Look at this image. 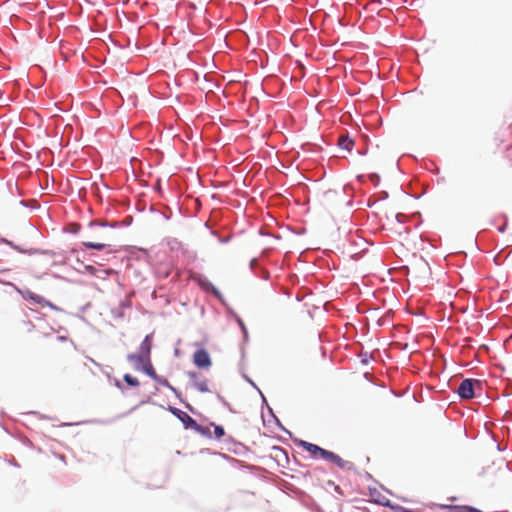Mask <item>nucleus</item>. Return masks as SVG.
Segmentation results:
<instances>
[{"mask_svg": "<svg viewBox=\"0 0 512 512\" xmlns=\"http://www.w3.org/2000/svg\"><path fill=\"white\" fill-rule=\"evenodd\" d=\"M242 356L244 355V348H241Z\"/></svg>", "mask_w": 512, "mask_h": 512, "instance_id": "e2e57ef3", "label": "nucleus"}, {"mask_svg": "<svg viewBox=\"0 0 512 512\" xmlns=\"http://www.w3.org/2000/svg\"><path fill=\"white\" fill-rule=\"evenodd\" d=\"M235 321L238 324L240 330H244L246 328L243 319L239 315H235Z\"/></svg>", "mask_w": 512, "mask_h": 512, "instance_id": "58836bf2", "label": "nucleus"}, {"mask_svg": "<svg viewBox=\"0 0 512 512\" xmlns=\"http://www.w3.org/2000/svg\"><path fill=\"white\" fill-rule=\"evenodd\" d=\"M386 198H388V193H387L386 191H382V192L380 193V198H379V199H380V200H384V199H386Z\"/></svg>", "mask_w": 512, "mask_h": 512, "instance_id": "603ef678", "label": "nucleus"}, {"mask_svg": "<svg viewBox=\"0 0 512 512\" xmlns=\"http://www.w3.org/2000/svg\"><path fill=\"white\" fill-rule=\"evenodd\" d=\"M1 242H2V243H5V244H7V245H9V246H10V247H12V248H13V246H16V244H14L12 241H10V240H8V239H6V238H2V239H1Z\"/></svg>", "mask_w": 512, "mask_h": 512, "instance_id": "09e8293b", "label": "nucleus"}, {"mask_svg": "<svg viewBox=\"0 0 512 512\" xmlns=\"http://www.w3.org/2000/svg\"><path fill=\"white\" fill-rule=\"evenodd\" d=\"M13 249L21 253H26V250L20 247L19 245L13 246Z\"/></svg>", "mask_w": 512, "mask_h": 512, "instance_id": "3c124183", "label": "nucleus"}, {"mask_svg": "<svg viewBox=\"0 0 512 512\" xmlns=\"http://www.w3.org/2000/svg\"><path fill=\"white\" fill-rule=\"evenodd\" d=\"M131 305H132V303H131V301L129 299H123L119 303V308L125 310V309L131 308Z\"/></svg>", "mask_w": 512, "mask_h": 512, "instance_id": "c9c22d12", "label": "nucleus"}, {"mask_svg": "<svg viewBox=\"0 0 512 512\" xmlns=\"http://www.w3.org/2000/svg\"><path fill=\"white\" fill-rule=\"evenodd\" d=\"M132 222H133V216L127 215L121 221H116V224H119L118 228L119 227H128L132 224Z\"/></svg>", "mask_w": 512, "mask_h": 512, "instance_id": "bb28decb", "label": "nucleus"}, {"mask_svg": "<svg viewBox=\"0 0 512 512\" xmlns=\"http://www.w3.org/2000/svg\"><path fill=\"white\" fill-rule=\"evenodd\" d=\"M483 392V381L476 378H464L456 389L457 395L463 401L479 398Z\"/></svg>", "mask_w": 512, "mask_h": 512, "instance_id": "f03ea898", "label": "nucleus"}, {"mask_svg": "<svg viewBox=\"0 0 512 512\" xmlns=\"http://www.w3.org/2000/svg\"><path fill=\"white\" fill-rule=\"evenodd\" d=\"M187 376L190 380V384L193 388L198 390L201 393H207L210 392V389L208 387V380L207 379H199L200 373L196 371H188Z\"/></svg>", "mask_w": 512, "mask_h": 512, "instance_id": "423d86ee", "label": "nucleus"}, {"mask_svg": "<svg viewBox=\"0 0 512 512\" xmlns=\"http://www.w3.org/2000/svg\"><path fill=\"white\" fill-rule=\"evenodd\" d=\"M119 224H116V221H99L93 220L89 223L90 227L99 226V227H109V228H118Z\"/></svg>", "mask_w": 512, "mask_h": 512, "instance_id": "6ab92c4d", "label": "nucleus"}, {"mask_svg": "<svg viewBox=\"0 0 512 512\" xmlns=\"http://www.w3.org/2000/svg\"><path fill=\"white\" fill-rule=\"evenodd\" d=\"M182 405L192 414L197 415V410L187 401H182Z\"/></svg>", "mask_w": 512, "mask_h": 512, "instance_id": "e433bc0d", "label": "nucleus"}, {"mask_svg": "<svg viewBox=\"0 0 512 512\" xmlns=\"http://www.w3.org/2000/svg\"><path fill=\"white\" fill-rule=\"evenodd\" d=\"M226 308L227 314L235 319V315H238L227 303L223 305Z\"/></svg>", "mask_w": 512, "mask_h": 512, "instance_id": "79ce46f5", "label": "nucleus"}, {"mask_svg": "<svg viewBox=\"0 0 512 512\" xmlns=\"http://www.w3.org/2000/svg\"><path fill=\"white\" fill-rule=\"evenodd\" d=\"M192 430L203 437H206L209 439H211L213 437L210 427L201 426L200 424H198V422H196V425H194Z\"/></svg>", "mask_w": 512, "mask_h": 512, "instance_id": "dca6fc26", "label": "nucleus"}, {"mask_svg": "<svg viewBox=\"0 0 512 512\" xmlns=\"http://www.w3.org/2000/svg\"><path fill=\"white\" fill-rule=\"evenodd\" d=\"M82 245L87 249H93V250H98V251L108 249L107 253H109V254H112L114 252L113 249L111 248L110 244L84 241V242H82Z\"/></svg>", "mask_w": 512, "mask_h": 512, "instance_id": "9b49d317", "label": "nucleus"}, {"mask_svg": "<svg viewBox=\"0 0 512 512\" xmlns=\"http://www.w3.org/2000/svg\"><path fill=\"white\" fill-rule=\"evenodd\" d=\"M151 379L154 380L159 385L164 386L166 388H169L171 385L170 382L165 377L160 376L157 373L156 376H153Z\"/></svg>", "mask_w": 512, "mask_h": 512, "instance_id": "393cba45", "label": "nucleus"}, {"mask_svg": "<svg viewBox=\"0 0 512 512\" xmlns=\"http://www.w3.org/2000/svg\"><path fill=\"white\" fill-rule=\"evenodd\" d=\"M249 382L253 385V387H255V388L259 391V393H260V395H261V400H262V410L264 409V407H266V408H267V405H269V404H268L267 399H266V397L264 396V394L260 391V389L256 386V384H255L252 380H250V379H249Z\"/></svg>", "mask_w": 512, "mask_h": 512, "instance_id": "7c9ffc66", "label": "nucleus"}, {"mask_svg": "<svg viewBox=\"0 0 512 512\" xmlns=\"http://www.w3.org/2000/svg\"><path fill=\"white\" fill-rule=\"evenodd\" d=\"M294 442L298 447L303 448L314 458H321L329 463L334 464L335 466L344 471L356 470L353 462L342 459L338 454H336L333 451L324 449L317 444L301 439H296Z\"/></svg>", "mask_w": 512, "mask_h": 512, "instance_id": "f257e3e1", "label": "nucleus"}, {"mask_svg": "<svg viewBox=\"0 0 512 512\" xmlns=\"http://www.w3.org/2000/svg\"><path fill=\"white\" fill-rule=\"evenodd\" d=\"M26 253H28L29 255L43 254V255H49L51 257H54L58 254L57 252H55L53 250H44V249H39V248H32V249L26 250Z\"/></svg>", "mask_w": 512, "mask_h": 512, "instance_id": "aec40b11", "label": "nucleus"}, {"mask_svg": "<svg viewBox=\"0 0 512 512\" xmlns=\"http://www.w3.org/2000/svg\"><path fill=\"white\" fill-rule=\"evenodd\" d=\"M370 496L374 499L375 503L385 507L384 502L391 501L387 497L383 496L376 488H370Z\"/></svg>", "mask_w": 512, "mask_h": 512, "instance_id": "4468645a", "label": "nucleus"}, {"mask_svg": "<svg viewBox=\"0 0 512 512\" xmlns=\"http://www.w3.org/2000/svg\"><path fill=\"white\" fill-rule=\"evenodd\" d=\"M379 199H376L374 196H371L368 198L367 200V206L368 207H372L373 205L376 204V202L378 201Z\"/></svg>", "mask_w": 512, "mask_h": 512, "instance_id": "a18cd8bd", "label": "nucleus"}, {"mask_svg": "<svg viewBox=\"0 0 512 512\" xmlns=\"http://www.w3.org/2000/svg\"><path fill=\"white\" fill-rule=\"evenodd\" d=\"M210 233H211L213 236L217 237V238H218V241H219L220 243H222V244H227V243H229V242L231 241V239H232V235H231V234H230V235H226V236H222V235H220V234H219L216 230H214V229H211Z\"/></svg>", "mask_w": 512, "mask_h": 512, "instance_id": "4be33fe9", "label": "nucleus"}, {"mask_svg": "<svg viewBox=\"0 0 512 512\" xmlns=\"http://www.w3.org/2000/svg\"><path fill=\"white\" fill-rule=\"evenodd\" d=\"M441 509L450 508L455 512H483L482 510L470 505H440Z\"/></svg>", "mask_w": 512, "mask_h": 512, "instance_id": "ddd939ff", "label": "nucleus"}, {"mask_svg": "<svg viewBox=\"0 0 512 512\" xmlns=\"http://www.w3.org/2000/svg\"><path fill=\"white\" fill-rule=\"evenodd\" d=\"M369 177H370V180L372 181V183L374 184V186H377L379 184L380 176L378 174L373 173Z\"/></svg>", "mask_w": 512, "mask_h": 512, "instance_id": "ea45409f", "label": "nucleus"}, {"mask_svg": "<svg viewBox=\"0 0 512 512\" xmlns=\"http://www.w3.org/2000/svg\"><path fill=\"white\" fill-rule=\"evenodd\" d=\"M178 354H179V350L175 349V355H178Z\"/></svg>", "mask_w": 512, "mask_h": 512, "instance_id": "052dcab7", "label": "nucleus"}, {"mask_svg": "<svg viewBox=\"0 0 512 512\" xmlns=\"http://www.w3.org/2000/svg\"><path fill=\"white\" fill-rule=\"evenodd\" d=\"M151 402V396H147L146 398L142 399L140 403L130 409V412L136 410L139 406L150 403Z\"/></svg>", "mask_w": 512, "mask_h": 512, "instance_id": "4c0bfd02", "label": "nucleus"}, {"mask_svg": "<svg viewBox=\"0 0 512 512\" xmlns=\"http://www.w3.org/2000/svg\"><path fill=\"white\" fill-rule=\"evenodd\" d=\"M153 345V333L147 334L139 345L138 353L142 358H151V350Z\"/></svg>", "mask_w": 512, "mask_h": 512, "instance_id": "6e6552de", "label": "nucleus"}, {"mask_svg": "<svg viewBox=\"0 0 512 512\" xmlns=\"http://www.w3.org/2000/svg\"><path fill=\"white\" fill-rule=\"evenodd\" d=\"M395 217H396V220H397L398 222L402 223V222H403V218H404L405 216H404L403 214H401V213H397Z\"/></svg>", "mask_w": 512, "mask_h": 512, "instance_id": "8fccbe9b", "label": "nucleus"}, {"mask_svg": "<svg viewBox=\"0 0 512 512\" xmlns=\"http://www.w3.org/2000/svg\"><path fill=\"white\" fill-rule=\"evenodd\" d=\"M167 410L183 424L184 429L192 430L196 425L197 421L185 411L171 405L167 407Z\"/></svg>", "mask_w": 512, "mask_h": 512, "instance_id": "20e7f679", "label": "nucleus"}, {"mask_svg": "<svg viewBox=\"0 0 512 512\" xmlns=\"http://www.w3.org/2000/svg\"><path fill=\"white\" fill-rule=\"evenodd\" d=\"M506 229H507V218H505V222H504L501 226H499V227L497 228V230H498L500 233H504V232L506 231Z\"/></svg>", "mask_w": 512, "mask_h": 512, "instance_id": "49530a36", "label": "nucleus"}, {"mask_svg": "<svg viewBox=\"0 0 512 512\" xmlns=\"http://www.w3.org/2000/svg\"><path fill=\"white\" fill-rule=\"evenodd\" d=\"M126 359L128 362H133L134 365H139V363L142 362L143 360L142 355H140L139 353H129L126 356Z\"/></svg>", "mask_w": 512, "mask_h": 512, "instance_id": "5701e85b", "label": "nucleus"}, {"mask_svg": "<svg viewBox=\"0 0 512 512\" xmlns=\"http://www.w3.org/2000/svg\"><path fill=\"white\" fill-rule=\"evenodd\" d=\"M73 425L72 423H63L62 426H71Z\"/></svg>", "mask_w": 512, "mask_h": 512, "instance_id": "13d9d810", "label": "nucleus"}, {"mask_svg": "<svg viewBox=\"0 0 512 512\" xmlns=\"http://www.w3.org/2000/svg\"><path fill=\"white\" fill-rule=\"evenodd\" d=\"M273 449H274V450H276V451L281 452V453L285 456V458H286V459L288 458V454H287V452H286V450H285V449H283V448H281V447H278V446H277V447H274Z\"/></svg>", "mask_w": 512, "mask_h": 512, "instance_id": "de8ad7c7", "label": "nucleus"}, {"mask_svg": "<svg viewBox=\"0 0 512 512\" xmlns=\"http://www.w3.org/2000/svg\"><path fill=\"white\" fill-rule=\"evenodd\" d=\"M267 412H271L270 419H266L263 411L261 413V418H262L264 426H269L270 423L273 422L282 432L286 433L289 436H292V433L286 427L283 426V424L278 419V417L275 415L273 409L269 405H267Z\"/></svg>", "mask_w": 512, "mask_h": 512, "instance_id": "0eeeda50", "label": "nucleus"}, {"mask_svg": "<svg viewBox=\"0 0 512 512\" xmlns=\"http://www.w3.org/2000/svg\"><path fill=\"white\" fill-rule=\"evenodd\" d=\"M360 362L362 365H368L371 356L367 352H362L360 355Z\"/></svg>", "mask_w": 512, "mask_h": 512, "instance_id": "2f4dec72", "label": "nucleus"}, {"mask_svg": "<svg viewBox=\"0 0 512 512\" xmlns=\"http://www.w3.org/2000/svg\"><path fill=\"white\" fill-rule=\"evenodd\" d=\"M81 230V225L78 223H70L64 228V232L70 234H78Z\"/></svg>", "mask_w": 512, "mask_h": 512, "instance_id": "412c9836", "label": "nucleus"}, {"mask_svg": "<svg viewBox=\"0 0 512 512\" xmlns=\"http://www.w3.org/2000/svg\"><path fill=\"white\" fill-rule=\"evenodd\" d=\"M89 422H90V423H106L105 421L96 420V419H94V420H90Z\"/></svg>", "mask_w": 512, "mask_h": 512, "instance_id": "5fc2aeb1", "label": "nucleus"}, {"mask_svg": "<svg viewBox=\"0 0 512 512\" xmlns=\"http://www.w3.org/2000/svg\"><path fill=\"white\" fill-rule=\"evenodd\" d=\"M103 372H104V373H105V375L107 376L108 381H111L113 377L110 375V373H109V372H106V371H103Z\"/></svg>", "mask_w": 512, "mask_h": 512, "instance_id": "864d4df0", "label": "nucleus"}, {"mask_svg": "<svg viewBox=\"0 0 512 512\" xmlns=\"http://www.w3.org/2000/svg\"><path fill=\"white\" fill-rule=\"evenodd\" d=\"M241 332H242V335H243V342L244 343L249 342V332H248L247 327L244 330H241Z\"/></svg>", "mask_w": 512, "mask_h": 512, "instance_id": "37998d69", "label": "nucleus"}, {"mask_svg": "<svg viewBox=\"0 0 512 512\" xmlns=\"http://www.w3.org/2000/svg\"><path fill=\"white\" fill-rule=\"evenodd\" d=\"M192 361L199 369L206 370L212 366L210 354L205 348H198L193 354Z\"/></svg>", "mask_w": 512, "mask_h": 512, "instance_id": "7ed1b4c3", "label": "nucleus"}, {"mask_svg": "<svg viewBox=\"0 0 512 512\" xmlns=\"http://www.w3.org/2000/svg\"><path fill=\"white\" fill-rule=\"evenodd\" d=\"M225 442H233V443H235V441L233 440L232 436H228V437L225 439Z\"/></svg>", "mask_w": 512, "mask_h": 512, "instance_id": "6e6d98bb", "label": "nucleus"}, {"mask_svg": "<svg viewBox=\"0 0 512 512\" xmlns=\"http://www.w3.org/2000/svg\"><path fill=\"white\" fill-rule=\"evenodd\" d=\"M123 382H124V385L126 386V388L127 387L137 388L140 385L139 380L135 376H133L129 373H126L123 375Z\"/></svg>", "mask_w": 512, "mask_h": 512, "instance_id": "2eb2a0df", "label": "nucleus"}, {"mask_svg": "<svg viewBox=\"0 0 512 512\" xmlns=\"http://www.w3.org/2000/svg\"><path fill=\"white\" fill-rule=\"evenodd\" d=\"M198 285L203 291L217 298L222 305H226V300L222 293L209 279L206 277H200L198 280Z\"/></svg>", "mask_w": 512, "mask_h": 512, "instance_id": "39448f33", "label": "nucleus"}, {"mask_svg": "<svg viewBox=\"0 0 512 512\" xmlns=\"http://www.w3.org/2000/svg\"><path fill=\"white\" fill-rule=\"evenodd\" d=\"M254 274L257 275L258 277L264 279V280L269 279V276H270L269 272L265 268H263L262 266H260L258 268V270H257V273H254Z\"/></svg>", "mask_w": 512, "mask_h": 512, "instance_id": "c85d7f7f", "label": "nucleus"}, {"mask_svg": "<svg viewBox=\"0 0 512 512\" xmlns=\"http://www.w3.org/2000/svg\"><path fill=\"white\" fill-rule=\"evenodd\" d=\"M217 399H218V401H219L223 406H225V407H227V408H229V407H230L229 403L226 401V399H225L221 394H219V393L217 394Z\"/></svg>", "mask_w": 512, "mask_h": 512, "instance_id": "a19ab883", "label": "nucleus"}, {"mask_svg": "<svg viewBox=\"0 0 512 512\" xmlns=\"http://www.w3.org/2000/svg\"><path fill=\"white\" fill-rule=\"evenodd\" d=\"M354 140L348 134H342L339 136L338 146L348 152L352 151L354 147Z\"/></svg>", "mask_w": 512, "mask_h": 512, "instance_id": "f8f14e48", "label": "nucleus"}, {"mask_svg": "<svg viewBox=\"0 0 512 512\" xmlns=\"http://www.w3.org/2000/svg\"><path fill=\"white\" fill-rule=\"evenodd\" d=\"M205 227L209 228V223L208 222L205 223Z\"/></svg>", "mask_w": 512, "mask_h": 512, "instance_id": "680f3d73", "label": "nucleus"}, {"mask_svg": "<svg viewBox=\"0 0 512 512\" xmlns=\"http://www.w3.org/2000/svg\"><path fill=\"white\" fill-rule=\"evenodd\" d=\"M77 262L80 263L83 266L85 272H87L88 274L93 275V276L96 275L98 270H97V268L95 266L90 265V264H84L79 259H77Z\"/></svg>", "mask_w": 512, "mask_h": 512, "instance_id": "a878e982", "label": "nucleus"}, {"mask_svg": "<svg viewBox=\"0 0 512 512\" xmlns=\"http://www.w3.org/2000/svg\"><path fill=\"white\" fill-rule=\"evenodd\" d=\"M497 450L498 451H504L505 450V447H502L501 444H498L497 445Z\"/></svg>", "mask_w": 512, "mask_h": 512, "instance_id": "4d7b16f0", "label": "nucleus"}, {"mask_svg": "<svg viewBox=\"0 0 512 512\" xmlns=\"http://www.w3.org/2000/svg\"><path fill=\"white\" fill-rule=\"evenodd\" d=\"M109 382L113 384L117 389H119L123 395H126L127 388L122 381L113 377L112 380Z\"/></svg>", "mask_w": 512, "mask_h": 512, "instance_id": "b1692460", "label": "nucleus"}, {"mask_svg": "<svg viewBox=\"0 0 512 512\" xmlns=\"http://www.w3.org/2000/svg\"><path fill=\"white\" fill-rule=\"evenodd\" d=\"M157 391H158V388L156 387L155 391L152 394L155 395L157 393Z\"/></svg>", "mask_w": 512, "mask_h": 512, "instance_id": "bf43d9fd", "label": "nucleus"}, {"mask_svg": "<svg viewBox=\"0 0 512 512\" xmlns=\"http://www.w3.org/2000/svg\"><path fill=\"white\" fill-rule=\"evenodd\" d=\"M134 369L136 371H141L148 377L152 378L153 376H156V371L153 367V364L151 362V358H144L142 362L139 363V365H134Z\"/></svg>", "mask_w": 512, "mask_h": 512, "instance_id": "1a4fd4ad", "label": "nucleus"}, {"mask_svg": "<svg viewBox=\"0 0 512 512\" xmlns=\"http://www.w3.org/2000/svg\"><path fill=\"white\" fill-rule=\"evenodd\" d=\"M43 306H48L52 310H59V308L55 304H53L52 302H50L46 299H45V302H43Z\"/></svg>", "mask_w": 512, "mask_h": 512, "instance_id": "c03bdc74", "label": "nucleus"}, {"mask_svg": "<svg viewBox=\"0 0 512 512\" xmlns=\"http://www.w3.org/2000/svg\"><path fill=\"white\" fill-rule=\"evenodd\" d=\"M111 313L113 314L114 317L116 318H124V309H121V308H115V309H112L111 310Z\"/></svg>", "mask_w": 512, "mask_h": 512, "instance_id": "f704fd0d", "label": "nucleus"}, {"mask_svg": "<svg viewBox=\"0 0 512 512\" xmlns=\"http://www.w3.org/2000/svg\"><path fill=\"white\" fill-rule=\"evenodd\" d=\"M168 389L171 390L174 393V395L180 401L181 404H182V401H185L183 399V397H182V393L177 388H175L174 386L170 385V387Z\"/></svg>", "mask_w": 512, "mask_h": 512, "instance_id": "72a5a7b5", "label": "nucleus"}, {"mask_svg": "<svg viewBox=\"0 0 512 512\" xmlns=\"http://www.w3.org/2000/svg\"><path fill=\"white\" fill-rule=\"evenodd\" d=\"M385 507L391 509L393 512H419L417 510L409 509L399 504H395L392 501L384 502Z\"/></svg>", "mask_w": 512, "mask_h": 512, "instance_id": "f3484780", "label": "nucleus"}, {"mask_svg": "<svg viewBox=\"0 0 512 512\" xmlns=\"http://www.w3.org/2000/svg\"><path fill=\"white\" fill-rule=\"evenodd\" d=\"M209 426L214 428L213 435L216 440H220L226 435L225 429L222 425L216 424L215 422H210Z\"/></svg>", "mask_w": 512, "mask_h": 512, "instance_id": "a211bd4d", "label": "nucleus"}, {"mask_svg": "<svg viewBox=\"0 0 512 512\" xmlns=\"http://www.w3.org/2000/svg\"><path fill=\"white\" fill-rule=\"evenodd\" d=\"M19 293L22 295L23 299L26 301H29L35 305L43 306V302H45V298L39 294H36L28 289L21 291L18 290Z\"/></svg>", "mask_w": 512, "mask_h": 512, "instance_id": "9d476101", "label": "nucleus"}, {"mask_svg": "<svg viewBox=\"0 0 512 512\" xmlns=\"http://www.w3.org/2000/svg\"><path fill=\"white\" fill-rule=\"evenodd\" d=\"M168 389L171 390L174 393V395L180 401L181 404H182V401H185L183 399V397H182V393L177 388H175L174 386L170 385V387Z\"/></svg>", "mask_w": 512, "mask_h": 512, "instance_id": "473e14b6", "label": "nucleus"}, {"mask_svg": "<svg viewBox=\"0 0 512 512\" xmlns=\"http://www.w3.org/2000/svg\"><path fill=\"white\" fill-rule=\"evenodd\" d=\"M260 263L256 258H252L249 263V267L252 272L257 273L258 268L260 267Z\"/></svg>", "mask_w": 512, "mask_h": 512, "instance_id": "c756f323", "label": "nucleus"}, {"mask_svg": "<svg viewBox=\"0 0 512 512\" xmlns=\"http://www.w3.org/2000/svg\"><path fill=\"white\" fill-rule=\"evenodd\" d=\"M20 205H22L23 207L32 208V209H38L40 207V205L35 200L32 202L29 200H21Z\"/></svg>", "mask_w": 512, "mask_h": 512, "instance_id": "cd10ccee", "label": "nucleus"}]
</instances>
